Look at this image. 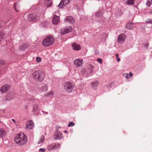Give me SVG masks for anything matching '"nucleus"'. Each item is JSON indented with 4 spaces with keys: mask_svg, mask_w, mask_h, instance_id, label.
<instances>
[{
    "mask_svg": "<svg viewBox=\"0 0 152 152\" xmlns=\"http://www.w3.org/2000/svg\"><path fill=\"white\" fill-rule=\"evenodd\" d=\"M14 140L15 142L20 145H22L26 143L27 141L26 136L25 135L18 134L15 137Z\"/></svg>",
    "mask_w": 152,
    "mask_h": 152,
    "instance_id": "f257e3e1",
    "label": "nucleus"
},
{
    "mask_svg": "<svg viewBox=\"0 0 152 152\" xmlns=\"http://www.w3.org/2000/svg\"><path fill=\"white\" fill-rule=\"evenodd\" d=\"M32 76L34 80L38 82L42 81L45 77L44 74L39 70L34 72L32 74Z\"/></svg>",
    "mask_w": 152,
    "mask_h": 152,
    "instance_id": "f03ea898",
    "label": "nucleus"
},
{
    "mask_svg": "<svg viewBox=\"0 0 152 152\" xmlns=\"http://www.w3.org/2000/svg\"><path fill=\"white\" fill-rule=\"evenodd\" d=\"M54 38L51 35L46 37L42 41V44L45 47H48L52 45L54 42Z\"/></svg>",
    "mask_w": 152,
    "mask_h": 152,
    "instance_id": "7ed1b4c3",
    "label": "nucleus"
},
{
    "mask_svg": "<svg viewBox=\"0 0 152 152\" xmlns=\"http://www.w3.org/2000/svg\"><path fill=\"white\" fill-rule=\"evenodd\" d=\"M40 19L38 14H30L27 15V20L30 22H35Z\"/></svg>",
    "mask_w": 152,
    "mask_h": 152,
    "instance_id": "20e7f679",
    "label": "nucleus"
},
{
    "mask_svg": "<svg viewBox=\"0 0 152 152\" xmlns=\"http://www.w3.org/2000/svg\"><path fill=\"white\" fill-rule=\"evenodd\" d=\"M72 28L71 26H66L62 28L60 31L61 35H64L72 31Z\"/></svg>",
    "mask_w": 152,
    "mask_h": 152,
    "instance_id": "39448f33",
    "label": "nucleus"
},
{
    "mask_svg": "<svg viewBox=\"0 0 152 152\" xmlns=\"http://www.w3.org/2000/svg\"><path fill=\"white\" fill-rule=\"evenodd\" d=\"M15 97V94L12 91H10L7 94L4 98V100L7 101L12 100Z\"/></svg>",
    "mask_w": 152,
    "mask_h": 152,
    "instance_id": "423d86ee",
    "label": "nucleus"
},
{
    "mask_svg": "<svg viewBox=\"0 0 152 152\" xmlns=\"http://www.w3.org/2000/svg\"><path fill=\"white\" fill-rule=\"evenodd\" d=\"M73 88L74 86L72 83L69 82L66 83L64 86V89L69 93L72 91Z\"/></svg>",
    "mask_w": 152,
    "mask_h": 152,
    "instance_id": "0eeeda50",
    "label": "nucleus"
},
{
    "mask_svg": "<svg viewBox=\"0 0 152 152\" xmlns=\"http://www.w3.org/2000/svg\"><path fill=\"white\" fill-rule=\"evenodd\" d=\"M63 137L62 132L58 130H56L53 135V139L55 140H60Z\"/></svg>",
    "mask_w": 152,
    "mask_h": 152,
    "instance_id": "6e6552de",
    "label": "nucleus"
},
{
    "mask_svg": "<svg viewBox=\"0 0 152 152\" xmlns=\"http://www.w3.org/2000/svg\"><path fill=\"white\" fill-rule=\"evenodd\" d=\"M60 146V145L59 143H54L48 145L47 146V149L49 151H51L57 149Z\"/></svg>",
    "mask_w": 152,
    "mask_h": 152,
    "instance_id": "1a4fd4ad",
    "label": "nucleus"
},
{
    "mask_svg": "<svg viewBox=\"0 0 152 152\" xmlns=\"http://www.w3.org/2000/svg\"><path fill=\"white\" fill-rule=\"evenodd\" d=\"M64 22L72 24L75 22V20L72 16H68L65 18Z\"/></svg>",
    "mask_w": 152,
    "mask_h": 152,
    "instance_id": "9d476101",
    "label": "nucleus"
},
{
    "mask_svg": "<svg viewBox=\"0 0 152 152\" xmlns=\"http://www.w3.org/2000/svg\"><path fill=\"white\" fill-rule=\"evenodd\" d=\"M126 36L124 34H121L119 35L118 38V42L120 43L124 42L126 39Z\"/></svg>",
    "mask_w": 152,
    "mask_h": 152,
    "instance_id": "9b49d317",
    "label": "nucleus"
},
{
    "mask_svg": "<svg viewBox=\"0 0 152 152\" xmlns=\"http://www.w3.org/2000/svg\"><path fill=\"white\" fill-rule=\"evenodd\" d=\"M10 86L8 84H5L3 86L0 88V91L2 93H5L9 89Z\"/></svg>",
    "mask_w": 152,
    "mask_h": 152,
    "instance_id": "f8f14e48",
    "label": "nucleus"
},
{
    "mask_svg": "<svg viewBox=\"0 0 152 152\" xmlns=\"http://www.w3.org/2000/svg\"><path fill=\"white\" fill-rule=\"evenodd\" d=\"M82 59H77L74 62V64L77 67H80L82 66L83 63Z\"/></svg>",
    "mask_w": 152,
    "mask_h": 152,
    "instance_id": "ddd939ff",
    "label": "nucleus"
},
{
    "mask_svg": "<svg viewBox=\"0 0 152 152\" xmlns=\"http://www.w3.org/2000/svg\"><path fill=\"white\" fill-rule=\"evenodd\" d=\"M71 46L73 50H75L78 51L81 49L80 46L75 42L73 43Z\"/></svg>",
    "mask_w": 152,
    "mask_h": 152,
    "instance_id": "4468645a",
    "label": "nucleus"
},
{
    "mask_svg": "<svg viewBox=\"0 0 152 152\" xmlns=\"http://www.w3.org/2000/svg\"><path fill=\"white\" fill-rule=\"evenodd\" d=\"M59 17L55 15L52 19L53 23L54 25H57L59 22Z\"/></svg>",
    "mask_w": 152,
    "mask_h": 152,
    "instance_id": "2eb2a0df",
    "label": "nucleus"
},
{
    "mask_svg": "<svg viewBox=\"0 0 152 152\" xmlns=\"http://www.w3.org/2000/svg\"><path fill=\"white\" fill-rule=\"evenodd\" d=\"M69 0H61L60 3L58 5V6L60 8H62L64 6H66L67 4L69 3Z\"/></svg>",
    "mask_w": 152,
    "mask_h": 152,
    "instance_id": "dca6fc26",
    "label": "nucleus"
},
{
    "mask_svg": "<svg viewBox=\"0 0 152 152\" xmlns=\"http://www.w3.org/2000/svg\"><path fill=\"white\" fill-rule=\"evenodd\" d=\"M6 131L3 129H0V138L4 137L6 135Z\"/></svg>",
    "mask_w": 152,
    "mask_h": 152,
    "instance_id": "f3484780",
    "label": "nucleus"
},
{
    "mask_svg": "<svg viewBox=\"0 0 152 152\" xmlns=\"http://www.w3.org/2000/svg\"><path fill=\"white\" fill-rule=\"evenodd\" d=\"M99 84V83L97 81H95L91 83V88L94 90H96L97 89V86Z\"/></svg>",
    "mask_w": 152,
    "mask_h": 152,
    "instance_id": "a211bd4d",
    "label": "nucleus"
},
{
    "mask_svg": "<svg viewBox=\"0 0 152 152\" xmlns=\"http://www.w3.org/2000/svg\"><path fill=\"white\" fill-rule=\"evenodd\" d=\"M48 89V87L47 85L45 84H43L40 88V91L42 92L46 91Z\"/></svg>",
    "mask_w": 152,
    "mask_h": 152,
    "instance_id": "6ab92c4d",
    "label": "nucleus"
},
{
    "mask_svg": "<svg viewBox=\"0 0 152 152\" xmlns=\"http://www.w3.org/2000/svg\"><path fill=\"white\" fill-rule=\"evenodd\" d=\"M93 68V67L91 64H89L88 66V72H89V74H90L92 72Z\"/></svg>",
    "mask_w": 152,
    "mask_h": 152,
    "instance_id": "aec40b11",
    "label": "nucleus"
},
{
    "mask_svg": "<svg viewBox=\"0 0 152 152\" xmlns=\"http://www.w3.org/2000/svg\"><path fill=\"white\" fill-rule=\"evenodd\" d=\"M133 24V23L132 22H130V23H127L126 25V28L129 30H132L133 28V27L131 26V25Z\"/></svg>",
    "mask_w": 152,
    "mask_h": 152,
    "instance_id": "412c9836",
    "label": "nucleus"
},
{
    "mask_svg": "<svg viewBox=\"0 0 152 152\" xmlns=\"http://www.w3.org/2000/svg\"><path fill=\"white\" fill-rule=\"evenodd\" d=\"M38 106L37 104L34 105L33 107V112L36 113L38 111Z\"/></svg>",
    "mask_w": 152,
    "mask_h": 152,
    "instance_id": "4be33fe9",
    "label": "nucleus"
},
{
    "mask_svg": "<svg viewBox=\"0 0 152 152\" xmlns=\"http://www.w3.org/2000/svg\"><path fill=\"white\" fill-rule=\"evenodd\" d=\"M45 1L48 7L50 6L52 3V0H45Z\"/></svg>",
    "mask_w": 152,
    "mask_h": 152,
    "instance_id": "5701e85b",
    "label": "nucleus"
},
{
    "mask_svg": "<svg viewBox=\"0 0 152 152\" xmlns=\"http://www.w3.org/2000/svg\"><path fill=\"white\" fill-rule=\"evenodd\" d=\"M28 125H29V129H32L34 126V122L31 120L29 121Z\"/></svg>",
    "mask_w": 152,
    "mask_h": 152,
    "instance_id": "b1692460",
    "label": "nucleus"
},
{
    "mask_svg": "<svg viewBox=\"0 0 152 152\" xmlns=\"http://www.w3.org/2000/svg\"><path fill=\"white\" fill-rule=\"evenodd\" d=\"M49 24V22L46 21L43 22L42 24V25L44 28L47 27Z\"/></svg>",
    "mask_w": 152,
    "mask_h": 152,
    "instance_id": "393cba45",
    "label": "nucleus"
},
{
    "mask_svg": "<svg viewBox=\"0 0 152 152\" xmlns=\"http://www.w3.org/2000/svg\"><path fill=\"white\" fill-rule=\"evenodd\" d=\"M102 13L101 11H98L96 13V16L97 17H100L102 16Z\"/></svg>",
    "mask_w": 152,
    "mask_h": 152,
    "instance_id": "a878e982",
    "label": "nucleus"
},
{
    "mask_svg": "<svg viewBox=\"0 0 152 152\" xmlns=\"http://www.w3.org/2000/svg\"><path fill=\"white\" fill-rule=\"evenodd\" d=\"M135 0H128L127 1V3L129 5H132L134 3Z\"/></svg>",
    "mask_w": 152,
    "mask_h": 152,
    "instance_id": "bb28decb",
    "label": "nucleus"
},
{
    "mask_svg": "<svg viewBox=\"0 0 152 152\" xmlns=\"http://www.w3.org/2000/svg\"><path fill=\"white\" fill-rule=\"evenodd\" d=\"M5 34V33L4 31H0V39L4 37Z\"/></svg>",
    "mask_w": 152,
    "mask_h": 152,
    "instance_id": "cd10ccee",
    "label": "nucleus"
},
{
    "mask_svg": "<svg viewBox=\"0 0 152 152\" xmlns=\"http://www.w3.org/2000/svg\"><path fill=\"white\" fill-rule=\"evenodd\" d=\"M45 139V138L44 136H42L39 140V141L38 143V144H39L40 143L43 142L44 141Z\"/></svg>",
    "mask_w": 152,
    "mask_h": 152,
    "instance_id": "c85d7f7f",
    "label": "nucleus"
},
{
    "mask_svg": "<svg viewBox=\"0 0 152 152\" xmlns=\"http://www.w3.org/2000/svg\"><path fill=\"white\" fill-rule=\"evenodd\" d=\"M152 4V0H148L146 4L148 7L150 6Z\"/></svg>",
    "mask_w": 152,
    "mask_h": 152,
    "instance_id": "c756f323",
    "label": "nucleus"
},
{
    "mask_svg": "<svg viewBox=\"0 0 152 152\" xmlns=\"http://www.w3.org/2000/svg\"><path fill=\"white\" fill-rule=\"evenodd\" d=\"M53 93L52 91H50L46 94V96H50V95L53 96Z\"/></svg>",
    "mask_w": 152,
    "mask_h": 152,
    "instance_id": "7c9ffc66",
    "label": "nucleus"
},
{
    "mask_svg": "<svg viewBox=\"0 0 152 152\" xmlns=\"http://www.w3.org/2000/svg\"><path fill=\"white\" fill-rule=\"evenodd\" d=\"M75 125V124L73 122H70L68 124V126L69 127L70 126H73Z\"/></svg>",
    "mask_w": 152,
    "mask_h": 152,
    "instance_id": "2f4dec72",
    "label": "nucleus"
},
{
    "mask_svg": "<svg viewBox=\"0 0 152 152\" xmlns=\"http://www.w3.org/2000/svg\"><path fill=\"white\" fill-rule=\"evenodd\" d=\"M36 60L38 62H40L41 61V58L40 57H37V58H36Z\"/></svg>",
    "mask_w": 152,
    "mask_h": 152,
    "instance_id": "473e14b6",
    "label": "nucleus"
},
{
    "mask_svg": "<svg viewBox=\"0 0 152 152\" xmlns=\"http://www.w3.org/2000/svg\"><path fill=\"white\" fill-rule=\"evenodd\" d=\"M81 73L83 75H86V70L85 69H83L81 70Z\"/></svg>",
    "mask_w": 152,
    "mask_h": 152,
    "instance_id": "72a5a7b5",
    "label": "nucleus"
},
{
    "mask_svg": "<svg viewBox=\"0 0 152 152\" xmlns=\"http://www.w3.org/2000/svg\"><path fill=\"white\" fill-rule=\"evenodd\" d=\"M97 61L101 64H102V60L100 58H98L97 59Z\"/></svg>",
    "mask_w": 152,
    "mask_h": 152,
    "instance_id": "f704fd0d",
    "label": "nucleus"
},
{
    "mask_svg": "<svg viewBox=\"0 0 152 152\" xmlns=\"http://www.w3.org/2000/svg\"><path fill=\"white\" fill-rule=\"evenodd\" d=\"M123 75L127 79L129 78V77L128 76V74L127 73H124L123 74Z\"/></svg>",
    "mask_w": 152,
    "mask_h": 152,
    "instance_id": "c9c22d12",
    "label": "nucleus"
},
{
    "mask_svg": "<svg viewBox=\"0 0 152 152\" xmlns=\"http://www.w3.org/2000/svg\"><path fill=\"white\" fill-rule=\"evenodd\" d=\"M146 22L148 23L152 24V20H148L146 21Z\"/></svg>",
    "mask_w": 152,
    "mask_h": 152,
    "instance_id": "e433bc0d",
    "label": "nucleus"
},
{
    "mask_svg": "<svg viewBox=\"0 0 152 152\" xmlns=\"http://www.w3.org/2000/svg\"><path fill=\"white\" fill-rule=\"evenodd\" d=\"M4 61L0 59V64L3 65L4 64Z\"/></svg>",
    "mask_w": 152,
    "mask_h": 152,
    "instance_id": "4c0bfd02",
    "label": "nucleus"
},
{
    "mask_svg": "<svg viewBox=\"0 0 152 152\" xmlns=\"http://www.w3.org/2000/svg\"><path fill=\"white\" fill-rule=\"evenodd\" d=\"M45 148H40L39 149V151L42 152H45Z\"/></svg>",
    "mask_w": 152,
    "mask_h": 152,
    "instance_id": "58836bf2",
    "label": "nucleus"
},
{
    "mask_svg": "<svg viewBox=\"0 0 152 152\" xmlns=\"http://www.w3.org/2000/svg\"><path fill=\"white\" fill-rule=\"evenodd\" d=\"M16 3H15L14 4V8L15 9V10L17 12H18V11L16 9Z\"/></svg>",
    "mask_w": 152,
    "mask_h": 152,
    "instance_id": "ea45409f",
    "label": "nucleus"
},
{
    "mask_svg": "<svg viewBox=\"0 0 152 152\" xmlns=\"http://www.w3.org/2000/svg\"><path fill=\"white\" fill-rule=\"evenodd\" d=\"M112 84L111 83H110L109 84H108L107 86V88H111L112 87Z\"/></svg>",
    "mask_w": 152,
    "mask_h": 152,
    "instance_id": "a19ab883",
    "label": "nucleus"
},
{
    "mask_svg": "<svg viewBox=\"0 0 152 152\" xmlns=\"http://www.w3.org/2000/svg\"><path fill=\"white\" fill-rule=\"evenodd\" d=\"M28 128H29V125L28 124H26V126H25V129H27Z\"/></svg>",
    "mask_w": 152,
    "mask_h": 152,
    "instance_id": "79ce46f5",
    "label": "nucleus"
},
{
    "mask_svg": "<svg viewBox=\"0 0 152 152\" xmlns=\"http://www.w3.org/2000/svg\"><path fill=\"white\" fill-rule=\"evenodd\" d=\"M149 45V44L148 43H147L146 44H145V47L146 48H147L148 47Z\"/></svg>",
    "mask_w": 152,
    "mask_h": 152,
    "instance_id": "37998d69",
    "label": "nucleus"
},
{
    "mask_svg": "<svg viewBox=\"0 0 152 152\" xmlns=\"http://www.w3.org/2000/svg\"><path fill=\"white\" fill-rule=\"evenodd\" d=\"M129 75L131 76V77H132L133 76V74L131 72H130L129 73Z\"/></svg>",
    "mask_w": 152,
    "mask_h": 152,
    "instance_id": "c03bdc74",
    "label": "nucleus"
},
{
    "mask_svg": "<svg viewBox=\"0 0 152 152\" xmlns=\"http://www.w3.org/2000/svg\"><path fill=\"white\" fill-rule=\"evenodd\" d=\"M43 113H45V114H48V113L47 112H45V111H42Z\"/></svg>",
    "mask_w": 152,
    "mask_h": 152,
    "instance_id": "a18cd8bd",
    "label": "nucleus"
},
{
    "mask_svg": "<svg viewBox=\"0 0 152 152\" xmlns=\"http://www.w3.org/2000/svg\"><path fill=\"white\" fill-rule=\"evenodd\" d=\"M120 58H117V61L118 62L120 61Z\"/></svg>",
    "mask_w": 152,
    "mask_h": 152,
    "instance_id": "49530a36",
    "label": "nucleus"
},
{
    "mask_svg": "<svg viewBox=\"0 0 152 152\" xmlns=\"http://www.w3.org/2000/svg\"><path fill=\"white\" fill-rule=\"evenodd\" d=\"M12 120L13 121V122L14 123H16V121H15V120H14L13 119H12Z\"/></svg>",
    "mask_w": 152,
    "mask_h": 152,
    "instance_id": "de8ad7c7",
    "label": "nucleus"
},
{
    "mask_svg": "<svg viewBox=\"0 0 152 152\" xmlns=\"http://www.w3.org/2000/svg\"><path fill=\"white\" fill-rule=\"evenodd\" d=\"M149 13L150 14H152V11H149Z\"/></svg>",
    "mask_w": 152,
    "mask_h": 152,
    "instance_id": "09e8293b",
    "label": "nucleus"
},
{
    "mask_svg": "<svg viewBox=\"0 0 152 152\" xmlns=\"http://www.w3.org/2000/svg\"><path fill=\"white\" fill-rule=\"evenodd\" d=\"M116 57L117 58H118V54H116Z\"/></svg>",
    "mask_w": 152,
    "mask_h": 152,
    "instance_id": "8fccbe9b",
    "label": "nucleus"
},
{
    "mask_svg": "<svg viewBox=\"0 0 152 152\" xmlns=\"http://www.w3.org/2000/svg\"><path fill=\"white\" fill-rule=\"evenodd\" d=\"M64 132L65 133H67V132L66 130H64Z\"/></svg>",
    "mask_w": 152,
    "mask_h": 152,
    "instance_id": "3c124183",
    "label": "nucleus"
}]
</instances>
